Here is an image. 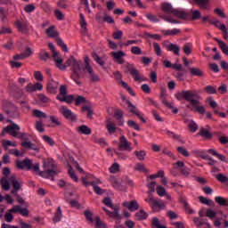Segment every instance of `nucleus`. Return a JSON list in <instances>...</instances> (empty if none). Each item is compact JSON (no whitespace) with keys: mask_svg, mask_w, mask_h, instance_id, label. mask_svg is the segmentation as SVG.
I'll return each instance as SVG.
<instances>
[{"mask_svg":"<svg viewBox=\"0 0 228 228\" xmlns=\"http://www.w3.org/2000/svg\"><path fill=\"white\" fill-rule=\"evenodd\" d=\"M167 136H170V138H173V140H177L178 142H181V143H186V141L184 140H181V135L170 131V130H167Z\"/></svg>","mask_w":228,"mask_h":228,"instance_id":"33","label":"nucleus"},{"mask_svg":"<svg viewBox=\"0 0 228 228\" xmlns=\"http://www.w3.org/2000/svg\"><path fill=\"white\" fill-rule=\"evenodd\" d=\"M82 111H87V117L92 119L94 118V110H92V108L88 105L82 107Z\"/></svg>","mask_w":228,"mask_h":228,"instance_id":"43","label":"nucleus"},{"mask_svg":"<svg viewBox=\"0 0 228 228\" xmlns=\"http://www.w3.org/2000/svg\"><path fill=\"white\" fill-rule=\"evenodd\" d=\"M84 215L89 222H94V213L90 210H85Z\"/></svg>","mask_w":228,"mask_h":228,"instance_id":"61","label":"nucleus"},{"mask_svg":"<svg viewBox=\"0 0 228 228\" xmlns=\"http://www.w3.org/2000/svg\"><path fill=\"white\" fill-rule=\"evenodd\" d=\"M63 216V214L61 213V207H58L57 208V211L53 216V222L56 224L58 222H60V220H61Z\"/></svg>","mask_w":228,"mask_h":228,"instance_id":"37","label":"nucleus"},{"mask_svg":"<svg viewBox=\"0 0 228 228\" xmlns=\"http://www.w3.org/2000/svg\"><path fill=\"white\" fill-rule=\"evenodd\" d=\"M4 131L11 134V136H13L14 138H16L18 134L16 131H20V126H19V125L15 123H12V126H7L5 128H4Z\"/></svg>","mask_w":228,"mask_h":228,"instance_id":"13","label":"nucleus"},{"mask_svg":"<svg viewBox=\"0 0 228 228\" xmlns=\"http://www.w3.org/2000/svg\"><path fill=\"white\" fill-rule=\"evenodd\" d=\"M56 99L60 101V102H67V104H72L76 97L74 96V94H66L64 97H61L60 94H58Z\"/></svg>","mask_w":228,"mask_h":228,"instance_id":"16","label":"nucleus"},{"mask_svg":"<svg viewBox=\"0 0 228 228\" xmlns=\"http://www.w3.org/2000/svg\"><path fill=\"white\" fill-rule=\"evenodd\" d=\"M204 91L207 92L208 94H216V88H215V86H207L204 88Z\"/></svg>","mask_w":228,"mask_h":228,"instance_id":"57","label":"nucleus"},{"mask_svg":"<svg viewBox=\"0 0 228 228\" xmlns=\"http://www.w3.org/2000/svg\"><path fill=\"white\" fill-rule=\"evenodd\" d=\"M134 170H136L137 172H149V170L145 168V166L142 163L136 164V166L134 167Z\"/></svg>","mask_w":228,"mask_h":228,"instance_id":"56","label":"nucleus"},{"mask_svg":"<svg viewBox=\"0 0 228 228\" xmlns=\"http://www.w3.org/2000/svg\"><path fill=\"white\" fill-rule=\"evenodd\" d=\"M10 183H12L13 189L16 190V191H19L20 190V183L15 179V175H12L9 178Z\"/></svg>","mask_w":228,"mask_h":228,"instance_id":"36","label":"nucleus"},{"mask_svg":"<svg viewBox=\"0 0 228 228\" xmlns=\"http://www.w3.org/2000/svg\"><path fill=\"white\" fill-rule=\"evenodd\" d=\"M192 3L203 10H208V8H209V0H192Z\"/></svg>","mask_w":228,"mask_h":228,"instance_id":"22","label":"nucleus"},{"mask_svg":"<svg viewBox=\"0 0 228 228\" xmlns=\"http://www.w3.org/2000/svg\"><path fill=\"white\" fill-rule=\"evenodd\" d=\"M16 167L18 170H24V168H26L27 170H32L33 172H39V175H41V177H45L46 179L52 177V181H54V177L60 174L58 166L53 160H52L49 169L44 171H40V163L37 162L33 164V160L29 158H26L23 160H17Z\"/></svg>","mask_w":228,"mask_h":228,"instance_id":"1","label":"nucleus"},{"mask_svg":"<svg viewBox=\"0 0 228 228\" xmlns=\"http://www.w3.org/2000/svg\"><path fill=\"white\" fill-rule=\"evenodd\" d=\"M86 77H88V79L91 83H99V82H101V77H99L97 75V73H95V71L94 70V68H89L87 69Z\"/></svg>","mask_w":228,"mask_h":228,"instance_id":"12","label":"nucleus"},{"mask_svg":"<svg viewBox=\"0 0 228 228\" xmlns=\"http://www.w3.org/2000/svg\"><path fill=\"white\" fill-rule=\"evenodd\" d=\"M53 13L57 20H63V19H65V14H63V12L60 9H55L53 11Z\"/></svg>","mask_w":228,"mask_h":228,"instance_id":"44","label":"nucleus"},{"mask_svg":"<svg viewBox=\"0 0 228 228\" xmlns=\"http://www.w3.org/2000/svg\"><path fill=\"white\" fill-rule=\"evenodd\" d=\"M202 17V14L200 13V11L194 10L192 11V20H199Z\"/></svg>","mask_w":228,"mask_h":228,"instance_id":"64","label":"nucleus"},{"mask_svg":"<svg viewBox=\"0 0 228 228\" xmlns=\"http://www.w3.org/2000/svg\"><path fill=\"white\" fill-rule=\"evenodd\" d=\"M90 184H91V186H93L94 191L97 195H102V194L104 193V191H102V189L97 185V183H95V182H91Z\"/></svg>","mask_w":228,"mask_h":228,"instance_id":"40","label":"nucleus"},{"mask_svg":"<svg viewBox=\"0 0 228 228\" xmlns=\"http://www.w3.org/2000/svg\"><path fill=\"white\" fill-rule=\"evenodd\" d=\"M14 26H15L16 29L20 33H23V35H28V33H29V23H28V21H20V20H17L14 22Z\"/></svg>","mask_w":228,"mask_h":228,"instance_id":"8","label":"nucleus"},{"mask_svg":"<svg viewBox=\"0 0 228 228\" xmlns=\"http://www.w3.org/2000/svg\"><path fill=\"white\" fill-rule=\"evenodd\" d=\"M177 152H179V154H182V156H184V158H189L190 156V152H188V150H186L183 147H177L176 148Z\"/></svg>","mask_w":228,"mask_h":228,"instance_id":"47","label":"nucleus"},{"mask_svg":"<svg viewBox=\"0 0 228 228\" xmlns=\"http://www.w3.org/2000/svg\"><path fill=\"white\" fill-rule=\"evenodd\" d=\"M188 70L190 74H191L192 76H196V77H204L205 76L204 71L200 69V68H197V67L188 68Z\"/></svg>","mask_w":228,"mask_h":228,"instance_id":"17","label":"nucleus"},{"mask_svg":"<svg viewBox=\"0 0 228 228\" xmlns=\"http://www.w3.org/2000/svg\"><path fill=\"white\" fill-rule=\"evenodd\" d=\"M110 55L112 56V58L114 60L118 61V63H119V65H123L124 63V56H126V53L122 52V51H118V52H112L110 53Z\"/></svg>","mask_w":228,"mask_h":228,"instance_id":"15","label":"nucleus"},{"mask_svg":"<svg viewBox=\"0 0 228 228\" xmlns=\"http://www.w3.org/2000/svg\"><path fill=\"white\" fill-rule=\"evenodd\" d=\"M124 35V32H122V30H117L115 32H113L112 37L114 38V40H120L122 38Z\"/></svg>","mask_w":228,"mask_h":228,"instance_id":"60","label":"nucleus"},{"mask_svg":"<svg viewBox=\"0 0 228 228\" xmlns=\"http://www.w3.org/2000/svg\"><path fill=\"white\" fill-rule=\"evenodd\" d=\"M134 216L137 221L147 220L149 214L145 212V210L141 209L139 212L135 213Z\"/></svg>","mask_w":228,"mask_h":228,"instance_id":"25","label":"nucleus"},{"mask_svg":"<svg viewBox=\"0 0 228 228\" xmlns=\"http://www.w3.org/2000/svg\"><path fill=\"white\" fill-rule=\"evenodd\" d=\"M173 12V15H175V17H177L178 19H182L183 20H188V12L184 11H180L178 9H175V11Z\"/></svg>","mask_w":228,"mask_h":228,"instance_id":"21","label":"nucleus"},{"mask_svg":"<svg viewBox=\"0 0 228 228\" xmlns=\"http://www.w3.org/2000/svg\"><path fill=\"white\" fill-rule=\"evenodd\" d=\"M80 104H89L90 105V102H88L85 96H78L76 99L75 105L79 106Z\"/></svg>","mask_w":228,"mask_h":228,"instance_id":"38","label":"nucleus"},{"mask_svg":"<svg viewBox=\"0 0 228 228\" xmlns=\"http://www.w3.org/2000/svg\"><path fill=\"white\" fill-rule=\"evenodd\" d=\"M125 74H130L134 77V81H141L142 77L140 76V71L134 68L133 64H127L125 69Z\"/></svg>","mask_w":228,"mask_h":228,"instance_id":"6","label":"nucleus"},{"mask_svg":"<svg viewBox=\"0 0 228 228\" xmlns=\"http://www.w3.org/2000/svg\"><path fill=\"white\" fill-rule=\"evenodd\" d=\"M175 97L177 101H186L191 105V111H196L200 115L206 113V107L200 106V95L196 90H183L181 93H177Z\"/></svg>","mask_w":228,"mask_h":228,"instance_id":"2","label":"nucleus"},{"mask_svg":"<svg viewBox=\"0 0 228 228\" xmlns=\"http://www.w3.org/2000/svg\"><path fill=\"white\" fill-rule=\"evenodd\" d=\"M60 111L61 115H63L64 118L69 120V122H77V116L66 106H61Z\"/></svg>","mask_w":228,"mask_h":228,"instance_id":"5","label":"nucleus"},{"mask_svg":"<svg viewBox=\"0 0 228 228\" xmlns=\"http://www.w3.org/2000/svg\"><path fill=\"white\" fill-rule=\"evenodd\" d=\"M167 51L174 53L175 56H180L181 47L175 44L170 43L167 46Z\"/></svg>","mask_w":228,"mask_h":228,"instance_id":"19","label":"nucleus"},{"mask_svg":"<svg viewBox=\"0 0 228 228\" xmlns=\"http://www.w3.org/2000/svg\"><path fill=\"white\" fill-rule=\"evenodd\" d=\"M199 134L200 136H202V138H204L205 140H211V138H213V134H211V132H209L206 128H201Z\"/></svg>","mask_w":228,"mask_h":228,"instance_id":"29","label":"nucleus"},{"mask_svg":"<svg viewBox=\"0 0 228 228\" xmlns=\"http://www.w3.org/2000/svg\"><path fill=\"white\" fill-rule=\"evenodd\" d=\"M157 193L159 195V197H165L167 195V190L163 186H157Z\"/></svg>","mask_w":228,"mask_h":228,"instance_id":"54","label":"nucleus"},{"mask_svg":"<svg viewBox=\"0 0 228 228\" xmlns=\"http://www.w3.org/2000/svg\"><path fill=\"white\" fill-rule=\"evenodd\" d=\"M216 179H217V181H219V183H228V176L224 175L222 173L216 175Z\"/></svg>","mask_w":228,"mask_h":228,"instance_id":"49","label":"nucleus"},{"mask_svg":"<svg viewBox=\"0 0 228 228\" xmlns=\"http://www.w3.org/2000/svg\"><path fill=\"white\" fill-rule=\"evenodd\" d=\"M216 42H217L222 53H224V54H225V56H228V46L227 44H225V42H224L223 40H220L218 38H215Z\"/></svg>","mask_w":228,"mask_h":228,"instance_id":"24","label":"nucleus"},{"mask_svg":"<svg viewBox=\"0 0 228 228\" xmlns=\"http://www.w3.org/2000/svg\"><path fill=\"white\" fill-rule=\"evenodd\" d=\"M58 85L59 83L54 80L49 82L46 86L48 94H56V91L58 90Z\"/></svg>","mask_w":228,"mask_h":228,"instance_id":"18","label":"nucleus"},{"mask_svg":"<svg viewBox=\"0 0 228 228\" xmlns=\"http://www.w3.org/2000/svg\"><path fill=\"white\" fill-rule=\"evenodd\" d=\"M119 144L118 145V151H128V152H131L133 151V148H131V142L127 141L126 136L122 135L119 138Z\"/></svg>","mask_w":228,"mask_h":228,"instance_id":"9","label":"nucleus"},{"mask_svg":"<svg viewBox=\"0 0 228 228\" xmlns=\"http://www.w3.org/2000/svg\"><path fill=\"white\" fill-rule=\"evenodd\" d=\"M146 18L148 20H151V22H159V19H158V17L152 13H147Z\"/></svg>","mask_w":228,"mask_h":228,"instance_id":"63","label":"nucleus"},{"mask_svg":"<svg viewBox=\"0 0 228 228\" xmlns=\"http://www.w3.org/2000/svg\"><path fill=\"white\" fill-rule=\"evenodd\" d=\"M57 6L61 8L62 10H67L69 8V4H67V0H59L57 2Z\"/></svg>","mask_w":228,"mask_h":228,"instance_id":"55","label":"nucleus"},{"mask_svg":"<svg viewBox=\"0 0 228 228\" xmlns=\"http://www.w3.org/2000/svg\"><path fill=\"white\" fill-rule=\"evenodd\" d=\"M159 17H160V19H162L166 22H170L171 24H181V21H179L177 20H174L170 16H167L165 14H162V15H159Z\"/></svg>","mask_w":228,"mask_h":228,"instance_id":"34","label":"nucleus"},{"mask_svg":"<svg viewBox=\"0 0 228 228\" xmlns=\"http://www.w3.org/2000/svg\"><path fill=\"white\" fill-rule=\"evenodd\" d=\"M110 181L111 186H113L115 190H118L119 191H122V184H120L117 177L111 175Z\"/></svg>","mask_w":228,"mask_h":228,"instance_id":"26","label":"nucleus"},{"mask_svg":"<svg viewBox=\"0 0 228 228\" xmlns=\"http://www.w3.org/2000/svg\"><path fill=\"white\" fill-rule=\"evenodd\" d=\"M200 202H201V204H205L206 206L213 205L212 200H208L206 197L203 196H200Z\"/></svg>","mask_w":228,"mask_h":228,"instance_id":"53","label":"nucleus"},{"mask_svg":"<svg viewBox=\"0 0 228 228\" xmlns=\"http://www.w3.org/2000/svg\"><path fill=\"white\" fill-rule=\"evenodd\" d=\"M152 226L156 227V228H167V226L162 225L159 223V219H158V217H153V219H152Z\"/></svg>","mask_w":228,"mask_h":228,"instance_id":"52","label":"nucleus"},{"mask_svg":"<svg viewBox=\"0 0 228 228\" xmlns=\"http://www.w3.org/2000/svg\"><path fill=\"white\" fill-rule=\"evenodd\" d=\"M31 54H33V51L29 46H27L23 53L16 54L12 58L14 61H19V60H26V58H29Z\"/></svg>","mask_w":228,"mask_h":228,"instance_id":"11","label":"nucleus"},{"mask_svg":"<svg viewBox=\"0 0 228 228\" xmlns=\"http://www.w3.org/2000/svg\"><path fill=\"white\" fill-rule=\"evenodd\" d=\"M162 104H164L166 108L172 110V113H174L175 115H177V113H179V109H177V107H174V103L168 102L167 99L162 100Z\"/></svg>","mask_w":228,"mask_h":228,"instance_id":"23","label":"nucleus"},{"mask_svg":"<svg viewBox=\"0 0 228 228\" xmlns=\"http://www.w3.org/2000/svg\"><path fill=\"white\" fill-rule=\"evenodd\" d=\"M67 67H70L71 75L70 77L81 86V78L86 77L87 69L83 63V61H77L73 55H70L69 58L66 61Z\"/></svg>","mask_w":228,"mask_h":228,"instance_id":"3","label":"nucleus"},{"mask_svg":"<svg viewBox=\"0 0 228 228\" xmlns=\"http://www.w3.org/2000/svg\"><path fill=\"white\" fill-rule=\"evenodd\" d=\"M103 211L110 216V218H118L120 220L122 218V216H120V206L115 205V207L112 208L113 212L108 210L106 208H102Z\"/></svg>","mask_w":228,"mask_h":228,"instance_id":"10","label":"nucleus"},{"mask_svg":"<svg viewBox=\"0 0 228 228\" xmlns=\"http://www.w3.org/2000/svg\"><path fill=\"white\" fill-rule=\"evenodd\" d=\"M134 155L139 159V161H143V159H145V156H147V153L145 152V151H135Z\"/></svg>","mask_w":228,"mask_h":228,"instance_id":"42","label":"nucleus"},{"mask_svg":"<svg viewBox=\"0 0 228 228\" xmlns=\"http://www.w3.org/2000/svg\"><path fill=\"white\" fill-rule=\"evenodd\" d=\"M48 47L49 49L52 51L53 53V60H56V58H58L59 56V53H57L56 51V47H54V45H53V43H49L48 44Z\"/></svg>","mask_w":228,"mask_h":228,"instance_id":"48","label":"nucleus"},{"mask_svg":"<svg viewBox=\"0 0 228 228\" xmlns=\"http://www.w3.org/2000/svg\"><path fill=\"white\" fill-rule=\"evenodd\" d=\"M181 202L183 205L186 213H188L189 215H193V213H195V210L191 209L187 200H182Z\"/></svg>","mask_w":228,"mask_h":228,"instance_id":"39","label":"nucleus"},{"mask_svg":"<svg viewBox=\"0 0 228 228\" xmlns=\"http://www.w3.org/2000/svg\"><path fill=\"white\" fill-rule=\"evenodd\" d=\"M35 10H37V7H35V4H26L24 7V11L27 13H31L32 12H35Z\"/></svg>","mask_w":228,"mask_h":228,"instance_id":"51","label":"nucleus"},{"mask_svg":"<svg viewBox=\"0 0 228 228\" xmlns=\"http://www.w3.org/2000/svg\"><path fill=\"white\" fill-rule=\"evenodd\" d=\"M38 58L42 61H47V60L51 59V54L43 49L39 52Z\"/></svg>","mask_w":228,"mask_h":228,"instance_id":"32","label":"nucleus"},{"mask_svg":"<svg viewBox=\"0 0 228 228\" xmlns=\"http://www.w3.org/2000/svg\"><path fill=\"white\" fill-rule=\"evenodd\" d=\"M40 8L44 10L45 13H51V6H49V4H47V2H41Z\"/></svg>","mask_w":228,"mask_h":228,"instance_id":"46","label":"nucleus"},{"mask_svg":"<svg viewBox=\"0 0 228 228\" xmlns=\"http://www.w3.org/2000/svg\"><path fill=\"white\" fill-rule=\"evenodd\" d=\"M127 126L133 129H135V131H140V125H138L134 120H128Z\"/></svg>","mask_w":228,"mask_h":228,"instance_id":"50","label":"nucleus"},{"mask_svg":"<svg viewBox=\"0 0 228 228\" xmlns=\"http://www.w3.org/2000/svg\"><path fill=\"white\" fill-rule=\"evenodd\" d=\"M145 202H148V204H150L153 211H159V209H165V203H163L161 200H158L146 198Z\"/></svg>","mask_w":228,"mask_h":228,"instance_id":"7","label":"nucleus"},{"mask_svg":"<svg viewBox=\"0 0 228 228\" xmlns=\"http://www.w3.org/2000/svg\"><path fill=\"white\" fill-rule=\"evenodd\" d=\"M53 61H55L57 69H59L60 70L67 69V64H63V59L57 56L55 59H53Z\"/></svg>","mask_w":228,"mask_h":228,"instance_id":"27","label":"nucleus"},{"mask_svg":"<svg viewBox=\"0 0 228 228\" xmlns=\"http://www.w3.org/2000/svg\"><path fill=\"white\" fill-rule=\"evenodd\" d=\"M33 113H34V117H37V118H47V114H45L41 110H34Z\"/></svg>","mask_w":228,"mask_h":228,"instance_id":"45","label":"nucleus"},{"mask_svg":"<svg viewBox=\"0 0 228 228\" xmlns=\"http://www.w3.org/2000/svg\"><path fill=\"white\" fill-rule=\"evenodd\" d=\"M114 117H116V120L118 121V126H124V113L122 112V110H116L114 113Z\"/></svg>","mask_w":228,"mask_h":228,"instance_id":"31","label":"nucleus"},{"mask_svg":"<svg viewBox=\"0 0 228 228\" xmlns=\"http://www.w3.org/2000/svg\"><path fill=\"white\" fill-rule=\"evenodd\" d=\"M68 174H69V177H71V179H73V181H75V183H78L79 178H77V175L74 172V169L72 168V166H69V170H68Z\"/></svg>","mask_w":228,"mask_h":228,"instance_id":"41","label":"nucleus"},{"mask_svg":"<svg viewBox=\"0 0 228 228\" xmlns=\"http://www.w3.org/2000/svg\"><path fill=\"white\" fill-rule=\"evenodd\" d=\"M77 133H79V134H92V128L88 127V126L86 125H82L78 127H77Z\"/></svg>","mask_w":228,"mask_h":228,"instance_id":"20","label":"nucleus"},{"mask_svg":"<svg viewBox=\"0 0 228 228\" xmlns=\"http://www.w3.org/2000/svg\"><path fill=\"white\" fill-rule=\"evenodd\" d=\"M206 216H208V218H210V220H213V218L216 216V212H215L211 208H208L206 212Z\"/></svg>","mask_w":228,"mask_h":228,"instance_id":"62","label":"nucleus"},{"mask_svg":"<svg viewBox=\"0 0 228 228\" xmlns=\"http://www.w3.org/2000/svg\"><path fill=\"white\" fill-rule=\"evenodd\" d=\"M124 208H127L130 211H138L140 209V204L136 200L125 201L123 202Z\"/></svg>","mask_w":228,"mask_h":228,"instance_id":"14","label":"nucleus"},{"mask_svg":"<svg viewBox=\"0 0 228 228\" xmlns=\"http://www.w3.org/2000/svg\"><path fill=\"white\" fill-rule=\"evenodd\" d=\"M120 168V165H118V163H114L112 164V166L110 167V174H117V172H118Z\"/></svg>","mask_w":228,"mask_h":228,"instance_id":"59","label":"nucleus"},{"mask_svg":"<svg viewBox=\"0 0 228 228\" xmlns=\"http://www.w3.org/2000/svg\"><path fill=\"white\" fill-rule=\"evenodd\" d=\"M45 33L48 35V37H50V38H56L57 45L62 49L64 53H69L67 45H65V42H63V40L60 37V33L55 29L54 25L48 28L45 30Z\"/></svg>","mask_w":228,"mask_h":228,"instance_id":"4","label":"nucleus"},{"mask_svg":"<svg viewBox=\"0 0 228 228\" xmlns=\"http://www.w3.org/2000/svg\"><path fill=\"white\" fill-rule=\"evenodd\" d=\"M107 130L110 133V134H114V133H117V126H115V123L111 122V119H107Z\"/></svg>","mask_w":228,"mask_h":228,"instance_id":"30","label":"nucleus"},{"mask_svg":"<svg viewBox=\"0 0 228 228\" xmlns=\"http://www.w3.org/2000/svg\"><path fill=\"white\" fill-rule=\"evenodd\" d=\"M162 10L165 13H167V15H174V12H175L172 4L167 3L162 4Z\"/></svg>","mask_w":228,"mask_h":228,"instance_id":"28","label":"nucleus"},{"mask_svg":"<svg viewBox=\"0 0 228 228\" xmlns=\"http://www.w3.org/2000/svg\"><path fill=\"white\" fill-rule=\"evenodd\" d=\"M126 104L128 106V110H129L130 113H133V115H135V116L140 113V110H138V109H136V106L133 105L131 101H126Z\"/></svg>","mask_w":228,"mask_h":228,"instance_id":"35","label":"nucleus"},{"mask_svg":"<svg viewBox=\"0 0 228 228\" xmlns=\"http://www.w3.org/2000/svg\"><path fill=\"white\" fill-rule=\"evenodd\" d=\"M103 204H105V206H107L108 208H111V209H113V208H115V205L113 204V202H111V198L110 197H106L103 200Z\"/></svg>","mask_w":228,"mask_h":228,"instance_id":"58","label":"nucleus"}]
</instances>
